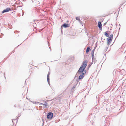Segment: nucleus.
<instances>
[{
	"label": "nucleus",
	"instance_id": "obj_15",
	"mask_svg": "<svg viewBox=\"0 0 126 126\" xmlns=\"http://www.w3.org/2000/svg\"><path fill=\"white\" fill-rule=\"evenodd\" d=\"M75 87H76V86L74 85L72 89H74L75 88Z\"/></svg>",
	"mask_w": 126,
	"mask_h": 126
},
{
	"label": "nucleus",
	"instance_id": "obj_4",
	"mask_svg": "<svg viewBox=\"0 0 126 126\" xmlns=\"http://www.w3.org/2000/svg\"><path fill=\"white\" fill-rule=\"evenodd\" d=\"M9 11H11V9L10 8H7L6 9L2 11V13H3L5 12H7Z\"/></svg>",
	"mask_w": 126,
	"mask_h": 126
},
{
	"label": "nucleus",
	"instance_id": "obj_7",
	"mask_svg": "<svg viewBox=\"0 0 126 126\" xmlns=\"http://www.w3.org/2000/svg\"><path fill=\"white\" fill-rule=\"evenodd\" d=\"M69 25L68 24L64 23L63 25V26L65 28H67L68 27Z\"/></svg>",
	"mask_w": 126,
	"mask_h": 126
},
{
	"label": "nucleus",
	"instance_id": "obj_8",
	"mask_svg": "<svg viewBox=\"0 0 126 126\" xmlns=\"http://www.w3.org/2000/svg\"><path fill=\"white\" fill-rule=\"evenodd\" d=\"M90 50V48L89 47H88L86 50V52L87 53H88Z\"/></svg>",
	"mask_w": 126,
	"mask_h": 126
},
{
	"label": "nucleus",
	"instance_id": "obj_16",
	"mask_svg": "<svg viewBox=\"0 0 126 126\" xmlns=\"http://www.w3.org/2000/svg\"><path fill=\"white\" fill-rule=\"evenodd\" d=\"M106 24V23H105L104 24V25H105V24Z\"/></svg>",
	"mask_w": 126,
	"mask_h": 126
},
{
	"label": "nucleus",
	"instance_id": "obj_1",
	"mask_svg": "<svg viewBox=\"0 0 126 126\" xmlns=\"http://www.w3.org/2000/svg\"><path fill=\"white\" fill-rule=\"evenodd\" d=\"M87 61H85L83 62V65L81 66L77 72V74L80 75L79 77V79L80 80L82 79L85 75L84 71L85 68L87 66Z\"/></svg>",
	"mask_w": 126,
	"mask_h": 126
},
{
	"label": "nucleus",
	"instance_id": "obj_6",
	"mask_svg": "<svg viewBox=\"0 0 126 126\" xmlns=\"http://www.w3.org/2000/svg\"><path fill=\"white\" fill-rule=\"evenodd\" d=\"M98 27L100 29H102V24L100 22H99L98 23Z\"/></svg>",
	"mask_w": 126,
	"mask_h": 126
},
{
	"label": "nucleus",
	"instance_id": "obj_14",
	"mask_svg": "<svg viewBox=\"0 0 126 126\" xmlns=\"http://www.w3.org/2000/svg\"><path fill=\"white\" fill-rule=\"evenodd\" d=\"M92 60H93L94 59V55H92Z\"/></svg>",
	"mask_w": 126,
	"mask_h": 126
},
{
	"label": "nucleus",
	"instance_id": "obj_11",
	"mask_svg": "<svg viewBox=\"0 0 126 126\" xmlns=\"http://www.w3.org/2000/svg\"><path fill=\"white\" fill-rule=\"evenodd\" d=\"M95 48H94V49H93V50L92 51L91 54L92 55H94V49L95 50Z\"/></svg>",
	"mask_w": 126,
	"mask_h": 126
},
{
	"label": "nucleus",
	"instance_id": "obj_5",
	"mask_svg": "<svg viewBox=\"0 0 126 126\" xmlns=\"http://www.w3.org/2000/svg\"><path fill=\"white\" fill-rule=\"evenodd\" d=\"M50 74V73L49 72L48 73L47 75V82L49 85H50L49 83V75Z\"/></svg>",
	"mask_w": 126,
	"mask_h": 126
},
{
	"label": "nucleus",
	"instance_id": "obj_13",
	"mask_svg": "<svg viewBox=\"0 0 126 126\" xmlns=\"http://www.w3.org/2000/svg\"><path fill=\"white\" fill-rule=\"evenodd\" d=\"M79 22L82 25V22L80 20L79 21Z\"/></svg>",
	"mask_w": 126,
	"mask_h": 126
},
{
	"label": "nucleus",
	"instance_id": "obj_2",
	"mask_svg": "<svg viewBox=\"0 0 126 126\" xmlns=\"http://www.w3.org/2000/svg\"><path fill=\"white\" fill-rule=\"evenodd\" d=\"M113 34L111 35L110 37L107 38V44L108 45L112 41V40L113 38Z\"/></svg>",
	"mask_w": 126,
	"mask_h": 126
},
{
	"label": "nucleus",
	"instance_id": "obj_12",
	"mask_svg": "<svg viewBox=\"0 0 126 126\" xmlns=\"http://www.w3.org/2000/svg\"><path fill=\"white\" fill-rule=\"evenodd\" d=\"M40 104L41 105H44L45 107H46V106H47V103H46V104H43V103H41Z\"/></svg>",
	"mask_w": 126,
	"mask_h": 126
},
{
	"label": "nucleus",
	"instance_id": "obj_17",
	"mask_svg": "<svg viewBox=\"0 0 126 126\" xmlns=\"http://www.w3.org/2000/svg\"><path fill=\"white\" fill-rule=\"evenodd\" d=\"M32 1V2H33V1Z\"/></svg>",
	"mask_w": 126,
	"mask_h": 126
},
{
	"label": "nucleus",
	"instance_id": "obj_9",
	"mask_svg": "<svg viewBox=\"0 0 126 126\" xmlns=\"http://www.w3.org/2000/svg\"><path fill=\"white\" fill-rule=\"evenodd\" d=\"M76 19L79 21L80 20V17H76Z\"/></svg>",
	"mask_w": 126,
	"mask_h": 126
},
{
	"label": "nucleus",
	"instance_id": "obj_10",
	"mask_svg": "<svg viewBox=\"0 0 126 126\" xmlns=\"http://www.w3.org/2000/svg\"><path fill=\"white\" fill-rule=\"evenodd\" d=\"M105 35L107 37H108L109 36V35L108 33L106 32H105Z\"/></svg>",
	"mask_w": 126,
	"mask_h": 126
},
{
	"label": "nucleus",
	"instance_id": "obj_3",
	"mask_svg": "<svg viewBox=\"0 0 126 126\" xmlns=\"http://www.w3.org/2000/svg\"><path fill=\"white\" fill-rule=\"evenodd\" d=\"M53 116V114L52 112H49L48 113L47 117L48 119H51Z\"/></svg>",
	"mask_w": 126,
	"mask_h": 126
}]
</instances>
